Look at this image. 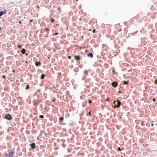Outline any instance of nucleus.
<instances>
[{"instance_id":"obj_1","label":"nucleus","mask_w":157,"mask_h":157,"mask_svg":"<svg viewBox=\"0 0 157 157\" xmlns=\"http://www.w3.org/2000/svg\"><path fill=\"white\" fill-rule=\"evenodd\" d=\"M7 152L9 154L6 153V155H5L6 157H13L15 154V152L13 150H12L11 152L9 151H8Z\"/></svg>"},{"instance_id":"obj_2","label":"nucleus","mask_w":157,"mask_h":157,"mask_svg":"<svg viewBox=\"0 0 157 157\" xmlns=\"http://www.w3.org/2000/svg\"><path fill=\"white\" fill-rule=\"evenodd\" d=\"M114 104L117 108H118L121 105V103L119 100H117L114 102Z\"/></svg>"},{"instance_id":"obj_3","label":"nucleus","mask_w":157,"mask_h":157,"mask_svg":"<svg viewBox=\"0 0 157 157\" xmlns=\"http://www.w3.org/2000/svg\"><path fill=\"white\" fill-rule=\"evenodd\" d=\"M4 117L5 119L9 120H11L12 118L11 116L9 113H7V114H5V116Z\"/></svg>"},{"instance_id":"obj_4","label":"nucleus","mask_w":157,"mask_h":157,"mask_svg":"<svg viewBox=\"0 0 157 157\" xmlns=\"http://www.w3.org/2000/svg\"><path fill=\"white\" fill-rule=\"evenodd\" d=\"M91 113H92V114H93V110H92V109H91L90 111L89 112L87 113L86 115L87 116H91L92 115Z\"/></svg>"},{"instance_id":"obj_5","label":"nucleus","mask_w":157,"mask_h":157,"mask_svg":"<svg viewBox=\"0 0 157 157\" xmlns=\"http://www.w3.org/2000/svg\"><path fill=\"white\" fill-rule=\"evenodd\" d=\"M111 85L113 87H116L118 86V83L116 82H113L111 83Z\"/></svg>"},{"instance_id":"obj_6","label":"nucleus","mask_w":157,"mask_h":157,"mask_svg":"<svg viewBox=\"0 0 157 157\" xmlns=\"http://www.w3.org/2000/svg\"><path fill=\"white\" fill-rule=\"evenodd\" d=\"M13 111L14 112V113L16 114H20L21 113V111H20V112L19 111H18L17 109H13Z\"/></svg>"},{"instance_id":"obj_7","label":"nucleus","mask_w":157,"mask_h":157,"mask_svg":"<svg viewBox=\"0 0 157 157\" xmlns=\"http://www.w3.org/2000/svg\"><path fill=\"white\" fill-rule=\"evenodd\" d=\"M29 146L32 149H34L35 148V144L34 143H32L30 144Z\"/></svg>"},{"instance_id":"obj_8","label":"nucleus","mask_w":157,"mask_h":157,"mask_svg":"<svg viewBox=\"0 0 157 157\" xmlns=\"http://www.w3.org/2000/svg\"><path fill=\"white\" fill-rule=\"evenodd\" d=\"M6 12V10H5L4 11H1L0 10V17L4 14Z\"/></svg>"},{"instance_id":"obj_9","label":"nucleus","mask_w":157,"mask_h":157,"mask_svg":"<svg viewBox=\"0 0 157 157\" xmlns=\"http://www.w3.org/2000/svg\"><path fill=\"white\" fill-rule=\"evenodd\" d=\"M74 57L75 59L78 60L81 59V57L79 56H75Z\"/></svg>"},{"instance_id":"obj_10","label":"nucleus","mask_w":157,"mask_h":157,"mask_svg":"<svg viewBox=\"0 0 157 157\" xmlns=\"http://www.w3.org/2000/svg\"><path fill=\"white\" fill-rule=\"evenodd\" d=\"M87 56L88 57H90L91 58H92L93 57V54L91 52H90L87 54Z\"/></svg>"},{"instance_id":"obj_11","label":"nucleus","mask_w":157,"mask_h":157,"mask_svg":"<svg viewBox=\"0 0 157 157\" xmlns=\"http://www.w3.org/2000/svg\"><path fill=\"white\" fill-rule=\"evenodd\" d=\"M21 52L22 54H25V50L24 48H22L21 50Z\"/></svg>"},{"instance_id":"obj_12","label":"nucleus","mask_w":157,"mask_h":157,"mask_svg":"<svg viewBox=\"0 0 157 157\" xmlns=\"http://www.w3.org/2000/svg\"><path fill=\"white\" fill-rule=\"evenodd\" d=\"M35 64L36 66H40V62H37L35 63Z\"/></svg>"},{"instance_id":"obj_13","label":"nucleus","mask_w":157,"mask_h":157,"mask_svg":"<svg viewBox=\"0 0 157 157\" xmlns=\"http://www.w3.org/2000/svg\"><path fill=\"white\" fill-rule=\"evenodd\" d=\"M45 75H46L45 74H42L40 76V78L42 79H44Z\"/></svg>"},{"instance_id":"obj_14","label":"nucleus","mask_w":157,"mask_h":157,"mask_svg":"<svg viewBox=\"0 0 157 157\" xmlns=\"http://www.w3.org/2000/svg\"><path fill=\"white\" fill-rule=\"evenodd\" d=\"M84 113V112L82 111L81 113L79 114V116L81 117L83 115Z\"/></svg>"},{"instance_id":"obj_15","label":"nucleus","mask_w":157,"mask_h":157,"mask_svg":"<svg viewBox=\"0 0 157 157\" xmlns=\"http://www.w3.org/2000/svg\"><path fill=\"white\" fill-rule=\"evenodd\" d=\"M84 74H86V76L87 75H88V71L86 70H85L84 71Z\"/></svg>"},{"instance_id":"obj_16","label":"nucleus","mask_w":157,"mask_h":157,"mask_svg":"<svg viewBox=\"0 0 157 157\" xmlns=\"http://www.w3.org/2000/svg\"><path fill=\"white\" fill-rule=\"evenodd\" d=\"M59 120L60 121H62L63 120V118L62 117H59Z\"/></svg>"},{"instance_id":"obj_17","label":"nucleus","mask_w":157,"mask_h":157,"mask_svg":"<svg viewBox=\"0 0 157 157\" xmlns=\"http://www.w3.org/2000/svg\"><path fill=\"white\" fill-rule=\"evenodd\" d=\"M128 83L126 81H124L123 82V84L124 85H126Z\"/></svg>"},{"instance_id":"obj_18","label":"nucleus","mask_w":157,"mask_h":157,"mask_svg":"<svg viewBox=\"0 0 157 157\" xmlns=\"http://www.w3.org/2000/svg\"><path fill=\"white\" fill-rule=\"evenodd\" d=\"M29 85H27L26 86V87L25 89H26V90H27V89H29Z\"/></svg>"},{"instance_id":"obj_19","label":"nucleus","mask_w":157,"mask_h":157,"mask_svg":"<svg viewBox=\"0 0 157 157\" xmlns=\"http://www.w3.org/2000/svg\"><path fill=\"white\" fill-rule=\"evenodd\" d=\"M39 117H40V118H41L43 119L44 117V116L43 115H40Z\"/></svg>"},{"instance_id":"obj_20","label":"nucleus","mask_w":157,"mask_h":157,"mask_svg":"<svg viewBox=\"0 0 157 157\" xmlns=\"http://www.w3.org/2000/svg\"><path fill=\"white\" fill-rule=\"evenodd\" d=\"M86 78V75H85V76H84V77H82V80H83L84 79H85Z\"/></svg>"},{"instance_id":"obj_21","label":"nucleus","mask_w":157,"mask_h":157,"mask_svg":"<svg viewBox=\"0 0 157 157\" xmlns=\"http://www.w3.org/2000/svg\"><path fill=\"white\" fill-rule=\"evenodd\" d=\"M117 150L118 151H121L122 150L121 149L120 147H118L117 148Z\"/></svg>"},{"instance_id":"obj_22","label":"nucleus","mask_w":157,"mask_h":157,"mask_svg":"<svg viewBox=\"0 0 157 157\" xmlns=\"http://www.w3.org/2000/svg\"><path fill=\"white\" fill-rule=\"evenodd\" d=\"M46 32H49V29H45Z\"/></svg>"},{"instance_id":"obj_23","label":"nucleus","mask_w":157,"mask_h":157,"mask_svg":"<svg viewBox=\"0 0 157 157\" xmlns=\"http://www.w3.org/2000/svg\"><path fill=\"white\" fill-rule=\"evenodd\" d=\"M54 21V19H51V21L52 22H53Z\"/></svg>"},{"instance_id":"obj_24","label":"nucleus","mask_w":157,"mask_h":157,"mask_svg":"<svg viewBox=\"0 0 157 157\" xmlns=\"http://www.w3.org/2000/svg\"><path fill=\"white\" fill-rule=\"evenodd\" d=\"M109 98H107L106 99V101L108 102L109 101Z\"/></svg>"},{"instance_id":"obj_25","label":"nucleus","mask_w":157,"mask_h":157,"mask_svg":"<svg viewBox=\"0 0 157 157\" xmlns=\"http://www.w3.org/2000/svg\"><path fill=\"white\" fill-rule=\"evenodd\" d=\"M2 78H3V79H5L6 78V76L5 75H3L2 76Z\"/></svg>"},{"instance_id":"obj_26","label":"nucleus","mask_w":157,"mask_h":157,"mask_svg":"<svg viewBox=\"0 0 157 157\" xmlns=\"http://www.w3.org/2000/svg\"><path fill=\"white\" fill-rule=\"evenodd\" d=\"M88 101L89 103V104L91 103L92 102V101H91L90 100H89Z\"/></svg>"},{"instance_id":"obj_27","label":"nucleus","mask_w":157,"mask_h":157,"mask_svg":"<svg viewBox=\"0 0 157 157\" xmlns=\"http://www.w3.org/2000/svg\"><path fill=\"white\" fill-rule=\"evenodd\" d=\"M18 48H21V45H18Z\"/></svg>"},{"instance_id":"obj_28","label":"nucleus","mask_w":157,"mask_h":157,"mask_svg":"<svg viewBox=\"0 0 157 157\" xmlns=\"http://www.w3.org/2000/svg\"><path fill=\"white\" fill-rule=\"evenodd\" d=\"M69 109V111L70 112H71V111H73V109Z\"/></svg>"},{"instance_id":"obj_29","label":"nucleus","mask_w":157,"mask_h":157,"mask_svg":"<svg viewBox=\"0 0 157 157\" xmlns=\"http://www.w3.org/2000/svg\"><path fill=\"white\" fill-rule=\"evenodd\" d=\"M137 109V110L139 111H140V109H138V108H137L136 109Z\"/></svg>"},{"instance_id":"obj_30","label":"nucleus","mask_w":157,"mask_h":157,"mask_svg":"<svg viewBox=\"0 0 157 157\" xmlns=\"http://www.w3.org/2000/svg\"><path fill=\"white\" fill-rule=\"evenodd\" d=\"M155 83L157 84V79H156L155 80Z\"/></svg>"},{"instance_id":"obj_31","label":"nucleus","mask_w":157,"mask_h":157,"mask_svg":"<svg viewBox=\"0 0 157 157\" xmlns=\"http://www.w3.org/2000/svg\"><path fill=\"white\" fill-rule=\"evenodd\" d=\"M65 111H66H66L68 112V109H66Z\"/></svg>"},{"instance_id":"obj_32","label":"nucleus","mask_w":157,"mask_h":157,"mask_svg":"<svg viewBox=\"0 0 157 157\" xmlns=\"http://www.w3.org/2000/svg\"><path fill=\"white\" fill-rule=\"evenodd\" d=\"M58 33H56L55 34V35H58Z\"/></svg>"},{"instance_id":"obj_33","label":"nucleus","mask_w":157,"mask_h":157,"mask_svg":"<svg viewBox=\"0 0 157 157\" xmlns=\"http://www.w3.org/2000/svg\"><path fill=\"white\" fill-rule=\"evenodd\" d=\"M63 146L64 147H65L66 146V145L65 144H64L63 145Z\"/></svg>"},{"instance_id":"obj_34","label":"nucleus","mask_w":157,"mask_h":157,"mask_svg":"<svg viewBox=\"0 0 157 157\" xmlns=\"http://www.w3.org/2000/svg\"><path fill=\"white\" fill-rule=\"evenodd\" d=\"M155 111H157V109H154Z\"/></svg>"},{"instance_id":"obj_35","label":"nucleus","mask_w":157,"mask_h":157,"mask_svg":"<svg viewBox=\"0 0 157 157\" xmlns=\"http://www.w3.org/2000/svg\"><path fill=\"white\" fill-rule=\"evenodd\" d=\"M68 58L69 59H70L71 58V57L70 56H68Z\"/></svg>"},{"instance_id":"obj_36","label":"nucleus","mask_w":157,"mask_h":157,"mask_svg":"<svg viewBox=\"0 0 157 157\" xmlns=\"http://www.w3.org/2000/svg\"><path fill=\"white\" fill-rule=\"evenodd\" d=\"M130 113L129 112H128L127 113V116H128V114L129 113Z\"/></svg>"},{"instance_id":"obj_37","label":"nucleus","mask_w":157,"mask_h":157,"mask_svg":"<svg viewBox=\"0 0 157 157\" xmlns=\"http://www.w3.org/2000/svg\"><path fill=\"white\" fill-rule=\"evenodd\" d=\"M95 30H94L93 31V33H95Z\"/></svg>"},{"instance_id":"obj_38","label":"nucleus","mask_w":157,"mask_h":157,"mask_svg":"<svg viewBox=\"0 0 157 157\" xmlns=\"http://www.w3.org/2000/svg\"><path fill=\"white\" fill-rule=\"evenodd\" d=\"M85 52H88V51L86 50H85Z\"/></svg>"},{"instance_id":"obj_39","label":"nucleus","mask_w":157,"mask_h":157,"mask_svg":"<svg viewBox=\"0 0 157 157\" xmlns=\"http://www.w3.org/2000/svg\"><path fill=\"white\" fill-rule=\"evenodd\" d=\"M67 140H68V141H70V139H69V138H68V139H67Z\"/></svg>"},{"instance_id":"obj_40","label":"nucleus","mask_w":157,"mask_h":157,"mask_svg":"<svg viewBox=\"0 0 157 157\" xmlns=\"http://www.w3.org/2000/svg\"><path fill=\"white\" fill-rule=\"evenodd\" d=\"M65 136H67L68 134H65Z\"/></svg>"},{"instance_id":"obj_41","label":"nucleus","mask_w":157,"mask_h":157,"mask_svg":"<svg viewBox=\"0 0 157 157\" xmlns=\"http://www.w3.org/2000/svg\"><path fill=\"white\" fill-rule=\"evenodd\" d=\"M27 55H28V54H27V53H26V54H25V55H26V56H27Z\"/></svg>"},{"instance_id":"obj_42","label":"nucleus","mask_w":157,"mask_h":157,"mask_svg":"<svg viewBox=\"0 0 157 157\" xmlns=\"http://www.w3.org/2000/svg\"><path fill=\"white\" fill-rule=\"evenodd\" d=\"M30 111H31V113H32V111H31V110H30Z\"/></svg>"},{"instance_id":"obj_43","label":"nucleus","mask_w":157,"mask_h":157,"mask_svg":"<svg viewBox=\"0 0 157 157\" xmlns=\"http://www.w3.org/2000/svg\"><path fill=\"white\" fill-rule=\"evenodd\" d=\"M5 155H6V154H5L4 156L5 157H6V156H5Z\"/></svg>"},{"instance_id":"obj_44","label":"nucleus","mask_w":157,"mask_h":157,"mask_svg":"<svg viewBox=\"0 0 157 157\" xmlns=\"http://www.w3.org/2000/svg\"><path fill=\"white\" fill-rule=\"evenodd\" d=\"M151 108L150 109V110L151 111Z\"/></svg>"},{"instance_id":"obj_45","label":"nucleus","mask_w":157,"mask_h":157,"mask_svg":"<svg viewBox=\"0 0 157 157\" xmlns=\"http://www.w3.org/2000/svg\"><path fill=\"white\" fill-rule=\"evenodd\" d=\"M49 119L51 121H52V120H51L50 118H49Z\"/></svg>"},{"instance_id":"obj_46","label":"nucleus","mask_w":157,"mask_h":157,"mask_svg":"<svg viewBox=\"0 0 157 157\" xmlns=\"http://www.w3.org/2000/svg\"><path fill=\"white\" fill-rule=\"evenodd\" d=\"M32 21V20H30V22H31Z\"/></svg>"},{"instance_id":"obj_47","label":"nucleus","mask_w":157,"mask_h":157,"mask_svg":"<svg viewBox=\"0 0 157 157\" xmlns=\"http://www.w3.org/2000/svg\"><path fill=\"white\" fill-rule=\"evenodd\" d=\"M85 82H86V81H85Z\"/></svg>"},{"instance_id":"obj_48","label":"nucleus","mask_w":157,"mask_h":157,"mask_svg":"<svg viewBox=\"0 0 157 157\" xmlns=\"http://www.w3.org/2000/svg\"><path fill=\"white\" fill-rule=\"evenodd\" d=\"M64 130H66V129H64Z\"/></svg>"},{"instance_id":"obj_49","label":"nucleus","mask_w":157,"mask_h":157,"mask_svg":"<svg viewBox=\"0 0 157 157\" xmlns=\"http://www.w3.org/2000/svg\"><path fill=\"white\" fill-rule=\"evenodd\" d=\"M25 62L26 63L27 62V61H26Z\"/></svg>"},{"instance_id":"obj_50","label":"nucleus","mask_w":157,"mask_h":157,"mask_svg":"<svg viewBox=\"0 0 157 157\" xmlns=\"http://www.w3.org/2000/svg\"><path fill=\"white\" fill-rule=\"evenodd\" d=\"M153 124H152V126H153Z\"/></svg>"},{"instance_id":"obj_51","label":"nucleus","mask_w":157,"mask_h":157,"mask_svg":"<svg viewBox=\"0 0 157 157\" xmlns=\"http://www.w3.org/2000/svg\"><path fill=\"white\" fill-rule=\"evenodd\" d=\"M2 157H5L3 156H2Z\"/></svg>"},{"instance_id":"obj_52","label":"nucleus","mask_w":157,"mask_h":157,"mask_svg":"<svg viewBox=\"0 0 157 157\" xmlns=\"http://www.w3.org/2000/svg\"><path fill=\"white\" fill-rule=\"evenodd\" d=\"M1 29V28L0 27V29Z\"/></svg>"}]
</instances>
